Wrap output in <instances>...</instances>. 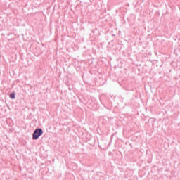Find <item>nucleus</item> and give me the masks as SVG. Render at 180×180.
<instances>
[{
    "label": "nucleus",
    "mask_w": 180,
    "mask_h": 180,
    "mask_svg": "<svg viewBox=\"0 0 180 180\" xmlns=\"http://www.w3.org/2000/svg\"><path fill=\"white\" fill-rule=\"evenodd\" d=\"M41 136H43V129L41 128H37L32 134V140H38Z\"/></svg>",
    "instance_id": "nucleus-1"
},
{
    "label": "nucleus",
    "mask_w": 180,
    "mask_h": 180,
    "mask_svg": "<svg viewBox=\"0 0 180 180\" xmlns=\"http://www.w3.org/2000/svg\"><path fill=\"white\" fill-rule=\"evenodd\" d=\"M16 98V94L15 92L11 93L10 94V99H15Z\"/></svg>",
    "instance_id": "nucleus-2"
}]
</instances>
